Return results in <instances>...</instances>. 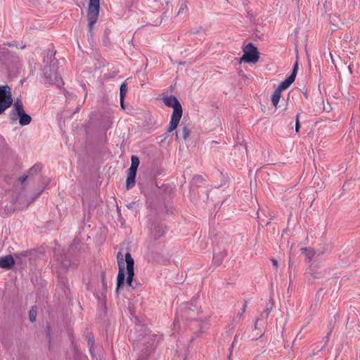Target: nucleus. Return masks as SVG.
<instances>
[{"instance_id": "1", "label": "nucleus", "mask_w": 360, "mask_h": 360, "mask_svg": "<svg viewBox=\"0 0 360 360\" xmlns=\"http://www.w3.org/2000/svg\"><path fill=\"white\" fill-rule=\"evenodd\" d=\"M117 264L119 266V272L117 277V289H120L122 285L124 283L125 274L124 268L127 269V284L131 288H134L133 285V278L134 276V261L131 254L127 252L124 255L122 252H119L117 255Z\"/></svg>"}, {"instance_id": "2", "label": "nucleus", "mask_w": 360, "mask_h": 360, "mask_svg": "<svg viewBox=\"0 0 360 360\" xmlns=\"http://www.w3.org/2000/svg\"><path fill=\"white\" fill-rule=\"evenodd\" d=\"M163 102L165 105L172 107L173 112L168 127V132L174 131L178 126L182 116L181 105L178 99L174 96H166L163 98Z\"/></svg>"}, {"instance_id": "3", "label": "nucleus", "mask_w": 360, "mask_h": 360, "mask_svg": "<svg viewBox=\"0 0 360 360\" xmlns=\"http://www.w3.org/2000/svg\"><path fill=\"white\" fill-rule=\"evenodd\" d=\"M13 103L11 88L8 85H0V115Z\"/></svg>"}, {"instance_id": "4", "label": "nucleus", "mask_w": 360, "mask_h": 360, "mask_svg": "<svg viewBox=\"0 0 360 360\" xmlns=\"http://www.w3.org/2000/svg\"><path fill=\"white\" fill-rule=\"evenodd\" d=\"M100 9V0H89L88 8V26L91 30L97 21Z\"/></svg>"}, {"instance_id": "5", "label": "nucleus", "mask_w": 360, "mask_h": 360, "mask_svg": "<svg viewBox=\"0 0 360 360\" xmlns=\"http://www.w3.org/2000/svg\"><path fill=\"white\" fill-rule=\"evenodd\" d=\"M13 112H15L19 117V123L22 126L27 125L31 122V117L25 113L23 104L20 98H17L13 106Z\"/></svg>"}, {"instance_id": "6", "label": "nucleus", "mask_w": 360, "mask_h": 360, "mask_svg": "<svg viewBox=\"0 0 360 360\" xmlns=\"http://www.w3.org/2000/svg\"><path fill=\"white\" fill-rule=\"evenodd\" d=\"M259 59L257 49L251 43L247 44L243 49V55L240 58L241 62L255 63Z\"/></svg>"}, {"instance_id": "7", "label": "nucleus", "mask_w": 360, "mask_h": 360, "mask_svg": "<svg viewBox=\"0 0 360 360\" xmlns=\"http://www.w3.org/2000/svg\"><path fill=\"white\" fill-rule=\"evenodd\" d=\"M297 63H295L293 71L291 73V75L283 82H282L279 86H278V89H280V91L282 92L283 91L287 89L295 81L297 70Z\"/></svg>"}, {"instance_id": "8", "label": "nucleus", "mask_w": 360, "mask_h": 360, "mask_svg": "<svg viewBox=\"0 0 360 360\" xmlns=\"http://www.w3.org/2000/svg\"><path fill=\"white\" fill-rule=\"evenodd\" d=\"M14 264V259L11 255L0 257V267L9 269Z\"/></svg>"}, {"instance_id": "9", "label": "nucleus", "mask_w": 360, "mask_h": 360, "mask_svg": "<svg viewBox=\"0 0 360 360\" xmlns=\"http://www.w3.org/2000/svg\"><path fill=\"white\" fill-rule=\"evenodd\" d=\"M157 340V337L155 335H148L142 338L141 343L146 345V348L151 347L154 345Z\"/></svg>"}, {"instance_id": "10", "label": "nucleus", "mask_w": 360, "mask_h": 360, "mask_svg": "<svg viewBox=\"0 0 360 360\" xmlns=\"http://www.w3.org/2000/svg\"><path fill=\"white\" fill-rule=\"evenodd\" d=\"M180 316L182 318H191V319H197L198 321H201V317L195 318L194 316V309L191 307H188L185 309V311H183V309H181V311L177 312V316Z\"/></svg>"}, {"instance_id": "11", "label": "nucleus", "mask_w": 360, "mask_h": 360, "mask_svg": "<svg viewBox=\"0 0 360 360\" xmlns=\"http://www.w3.org/2000/svg\"><path fill=\"white\" fill-rule=\"evenodd\" d=\"M46 78L47 79V82L49 83L56 84L58 87L63 84L61 78L58 77L56 74H53V75H46Z\"/></svg>"}, {"instance_id": "12", "label": "nucleus", "mask_w": 360, "mask_h": 360, "mask_svg": "<svg viewBox=\"0 0 360 360\" xmlns=\"http://www.w3.org/2000/svg\"><path fill=\"white\" fill-rule=\"evenodd\" d=\"M281 96V91L276 89L271 96V101L274 107H277Z\"/></svg>"}, {"instance_id": "13", "label": "nucleus", "mask_w": 360, "mask_h": 360, "mask_svg": "<svg viewBox=\"0 0 360 360\" xmlns=\"http://www.w3.org/2000/svg\"><path fill=\"white\" fill-rule=\"evenodd\" d=\"M131 166L129 169L136 172L140 162L139 158L137 156L133 155L131 158Z\"/></svg>"}, {"instance_id": "14", "label": "nucleus", "mask_w": 360, "mask_h": 360, "mask_svg": "<svg viewBox=\"0 0 360 360\" xmlns=\"http://www.w3.org/2000/svg\"><path fill=\"white\" fill-rule=\"evenodd\" d=\"M301 251L302 253L305 254L306 258L308 259L309 262H310L313 257L314 256V252L311 249L302 248Z\"/></svg>"}, {"instance_id": "15", "label": "nucleus", "mask_w": 360, "mask_h": 360, "mask_svg": "<svg viewBox=\"0 0 360 360\" xmlns=\"http://www.w3.org/2000/svg\"><path fill=\"white\" fill-rule=\"evenodd\" d=\"M226 254L224 252H220L219 255H214V262L217 265L221 263L222 259L224 258Z\"/></svg>"}, {"instance_id": "16", "label": "nucleus", "mask_w": 360, "mask_h": 360, "mask_svg": "<svg viewBox=\"0 0 360 360\" xmlns=\"http://www.w3.org/2000/svg\"><path fill=\"white\" fill-rule=\"evenodd\" d=\"M127 91V84L125 83H122L120 88V100H124L125 94Z\"/></svg>"}, {"instance_id": "17", "label": "nucleus", "mask_w": 360, "mask_h": 360, "mask_svg": "<svg viewBox=\"0 0 360 360\" xmlns=\"http://www.w3.org/2000/svg\"><path fill=\"white\" fill-rule=\"evenodd\" d=\"M37 308L35 307H32L29 313L30 321H32V322L35 321L36 317H37Z\"/></svg>"}, {"instance_id": "18", "label": "nucleus", "mask_w": 360, "mask_h": 360, "mask_svg": "<svg viewBox=\"0 0 360 360\" xmlns=\"http://www.w3.org/2000/svg\"><path fill=\"white\" fill-rule=\"evenodd\" d=\"M135 185V179L127 177V189L131 188Z\"/></svg>"}, {"instance_id": "19", "label": "nucleus", "mask_w": 360, "mask_h": 360, "mask_svg": "<svg viewBox=\"0 0 360 360\" xmlns=\"http://www.w3.org/2000/svg\"><path fill=\"white\" fill-rule=\"evenodd\" d=\"M190 131L187 127H184L182 130V135L184 139H187L189 136Z\"/></svg>"}, {"instance_id": "20", "label": "nucleus", "mask_w": 360, "mask_h": 360, "mask_svg": "<svg viewBox=\"0 0 360 360\" xmlns=\"http://www.w3.org/2000/svg\"><path fill=\"white\" fill-rule=\"evenodd\" d=\"M300 114L298 113L296 116L295 131L297 132L299 131L300 127Z\"/></svg>"}, {"instance_id": "21", "label": "nucleus", "mask_w": 360, "mask_h": 360, "mask_svg": "<svg viewBox=\"0 0 360 360\" xmlns=\"http://www.w3.org/2000/svg\"><path fill=\"white\" fill-rule=\"evenodd\" d=\"M136 175V171H131L128 169L127 177L135 179Z\"/></svg>"}, {"instance_id": "22", "label": "nucleus", "mask_w": 360, "mask_h": 360, "mask_svg": "<svg viewBox=\"0 0 360 360\" xmlns=\"http://www.w3.org/2000/svg\"><path fill=\"white\" fill-rule=\"evenodd\" d=\"M246 307H247V304H246V303H245V304H243V306L242 311H241L240 313H238V315H237L239 319H241V317H242L243 314L245 313V309H246Z\"/></svg>"}, {"instance_id": "23", "label": "nucleus", "mask_w": 360, "mask_h": 360, "mask_svg": "<svg viewBox=\"0 0 360 360\" xmlns=\"http://www.w3.org/2000/svg\"><path fill=\"white\" fill-rule=\"evenodd\" d=\"M39 169V167L38 166H34L31 169H30V172H32L33 171L34 172H37V170Z\"/></svg>"}, {"instance_id": "24", "label": "nucleus", "mask_w": 360, "mask_h": 360, "mask_svg": "<svg viewBox=\"0 0 360 360\" xmlns=\"http://www.w3.org/2000/svg\"><path fill=\"white\" fill-rule=\"evenodd\" d=\"M271 262H272V264H273L275 268H277L278 267V262H277V261L275 260V259H271Z\"/></svg>"}, {"instance_id": "25", "label": "nucleus", "mask_w": 360, "mask_h": 360, "mask_svg": "<svg viewBox=\"0 0 360 360\" xmlns=\"http://www.w3.org/2000/svg\"><path fill=\"white\" fill-rule=\"evenodd\" d=\"M120 104H121L122 108L124 109V100H120Z\"/></svg>"}, {"instance_id": "26", "label": "nucleus", "mask_w": 360, "mask_h": 360, "mask_svg": "<svg viewBox=\"0 0 360 360\" xmlns=\"http://www.w3.org/2000/svg\"><path fill=\"white\" fill-rule=\"evenodd\" d=\"M208 328V327L207 326H205L203 327H201V330L202 332L205 331Z\"/></svg>"}, {"instance_id": "27", "label": "nucleus", "mask_w": 360, "mask_h": 360, "mask_svg": "<svg viewBox=\"0 0 360 360\" xmlns=\"http://www.w3.org/2000/svg\"><path fill=\"white\" fill-rule=\"evenodd\" d=\"M27 176H23V177H22V179H21L22 182V183H23V182H25V180L27 179Z\"/></svg>"}, {"instance_id": "28", "label": "nucleus", "mask_w": 360, "mask_h": 360, "mask_svg": "<svg viewBox=\"0 0 360 360\" xmlns=\"http://www.w3.org/2000/svg\"><path fill=\"white\" fill-rule=\"evenodd\" d=\"M34 198H32L30 200H28V202H27V205L31 203L33 200H34Z\"/></svg>"}, {"instance_id": "29", "label": "nucleus", "mask_w": 360, "mask_h": 360, "mask_svg": "<svg viewBox=\"0 0 360 360\" xmlns=\"http://www.w3.org/2000/svg\"><path fill=\"white\" fill-rule=\"evenodd\" d=\"M348 68H349V70L350 73H352L350 65H349V66H348Z\"/></svg>"}, {"instance_id": "30", "label": "nucleus", "mask_w": 360, "mask_h": 360, "mask_svg": "<svg viewBox=\"0 0 360 360\" xmlns=\"http://www.w3.org/2000/svg\"><path fill=\"white\" fill-rule=\"evenodd\" d=\"M176 324H177L176 319H175L174 324V327H176Z\"/></svg>"}, {"instance_id": "31", "label": "nucleus", "mask_w": 360, "mask_h": 360, "mask_svg": "<svg viewBox=\"0 0 360 360\" xmlns=\"http://www.w3.org/2000/svg\"><path fill=\"white\" fill-rule=\"evenodd\" d=\"M184 8L181 7L180 8V9L179 10V13L183 10Z\"/></svg>"}, {"instance_id": "32", "label": "nucleus", "mask_w": 360, "mask_h": 360, "mask_svg": "<svg viewBox=\"0 0 360 360\" xmlns=\"http://www.w3.org/2000/svg\"><path fill=\"white\" fill-rule=\"evenodd\" d=\"M257 323H258V320L256 321L255 327H257Z\"/></svg>"}]
</instances>
